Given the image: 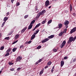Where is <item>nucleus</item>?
I'll return each mask as SVG.
<instances>
[{
  "label": "nucleus",
  "instance_id": "obj_1",
  "mask_svg": "<svg viewBox=\"0 0 76 76\" xmlns=\"http://www.w3.org/2000/svg\"><path fill=\"white\" fill-rule=\"evenodd\" d=\"M76 39V36L74 38L73 37H69V40L67 42L68 44H70L72 42V41H75V39Z\"/></svg>",
  "mask_w": 76,
  "mask_h": 76
},
{
  "label": "nucleus",
  "instance_id": "obj_2",
  "mask_svg": "<svg viewBox=\"0 0 76 76\" xmlns=\"http://www.w3.org/2000/svg\"><path fill=\"white\" fill-rule=\"evenodd\" d=\"M76 30V27H74L73 29H72L70 31V33L71 34H73V32H75Z\"/></svg>",
  "mask_w": 76,
  "mask_h": 76
},
{
  "label": "nucleus",
  "instance_id": "obj_3",
  "mask_svg": "<svg viewBox=\"0 0 76 76\" xmlns=\"http://www.w3.org/2000/svg\"><path fill=\"white\" fill-rule=\"evenodd\" d=\"M50 5V2L49 1L47 0L45 2V7H48Z\"/></svg>",
  "mask_w": 76,
  "mask_h": 76
},
{
  "label": "nucleus",
  "instance_id": "obj_4",
  "mask_svg": "<svg viewBox=\"0 0 76 76\" xmlns=\"http://www.w3.org/2000/svg\"><path fill=\"white\" fill-rule=\"evenodd\" d=\"M66 41H64L61 44V48H63V47L65 45H66Z\"/></svg>",
  "mask_w": 76,
  "mask_h": 76
},
{
  "label": "nucleus",
  "instance_id": "obj_5",
  "mask_svg": "<svg viewBox=\"0 0 76 76\" xmlns=\"http://www.w3.org/2000/svg\"><path fill=\"white\" fill-rule=\"evenodd\" d=\"M41 15V13L40 12L37 14L36 18V20H38V18H39V16H40Z\"/></svg>",
  "mask_w": 76,
  "mask_h": 76
},
{
  "label": "nucleus",
  "instance_id": "obj_6",
  "mask_svg": "<svg viewBox=\"0 0 76 76\" xmlns=\"http://www.w3.org/2000/svg\"><path fill=\"white\" fill-rule=\"evenodd\" d=\"M22 58L20 57V56H18L16 59V62H17V61H19L20 62V60H21L22 59Z\"/></svg>",
  "mask_w": 76,
  "mask_h": 76
},
{
  "label": "nucleus",
  "instance_id": "obj_7",
  "mask_svg": "<svg viewBox=\"0 0 76 76\" xmlns=\"http://www.w3.org/2000/svg\"><path fill=\"white\" fill-rule=\"evenodd\" d=\"M49 40V39L46 38L44 39L42 41V43H44V42H47V41H48Z\"/></svg>",
  "mask_w": 76,
  "mask_h": 76
},
{
  "label": "nucleus",
  "instance_id": "obj_8",
  "mask_svg": "<svg viewBox=\"0 0 76 76\" xmlns=\"http://www.w3.org/2000/svg\"><path fill=\"white\" fill-rule=\"evenodd\" d=\"M64 24L65 25H68L69 24V21L67 20H66L64 23Z\"/></svg>",
  "mask_w": 76,
  "mask_h": 76
},
{
  "label": "nucleus",
  "instance_id": "obj_9",
  "mask_svg": "<svg viewBox=\"0 0 76 76\" xmlns=\"http://www.w3.org/2000/svg\"><path fill=\"white\" fill-rule=\"evenodd\" d=\"M45 12H46V11H45V10H44L43 11H42L41 12H40V13L41 15L42 16V15H44Z\"/></svg>",
  "mask_w": 76,
  "mask_h": 76
},
{
  "label": "nucleus",
  "instance_id": "obj_10",
  "mask_svg": "<svg viewBox=\"0 0 76 76\" xmlns=\"http://www.w3.org/2000/svg\"><path fill=\"white\" fill-rule=\"evenodd\" d=\"M64 64V61H61V67H63Z\"/></svg>",
  "mask_w": 76,
  "mask_h": 76
},
{
  "label": "nucleus",
  "instance_id": "obj_11",
  "mask_svg": "<svg viewBox=\"0 0 76 76\" xmlns=\"http://www.w3.org/2000/svg\"><path fill=\"white\" fill-rule=\"evenodd\" d=\"M32 26H33V25H31V24H30V25L29 26L28 29V30H29V29H31L32 28Z\"/></svg>",
  "mask_w": 76,
  "mask_h": 76
},
{
  "label": "nucleus",
  "instance_id": "obj_12",
  "mask_svg": "<svg viewBox=\"0 0 76 76\" xmlns=\"http://www.w3.org/2000/svg\"><path fill=\"white\" fill-rule=\"evenodd\" d=\"M27 29V27H25L21 31V33H23Z\"/></svg>",
  "mask_w": 76,
  "mask_h": 76
},
{
  "label": "nucleus",
  "instance_id": "obj_13",
  "mask_svg": "<svg viewBox=\"0 0 76 76\" xmlns=\"http://www.w3.org/2000/svg\"><path fill=\"white\" fill-rule=\"evenodd\" d=\"M62 26H63V24H62L59 23L58 25V28H59V29H61V28H62Z\"/></svg>",
  "mask_w": 76,
  "mask_h": 76
},
{
  "label": "nucleus",
  "instance_id": "obj_14",
  "mask_svg": "<svg viewBox=\"0 0 76 76\" xmlns=\"http://www.w3.org/2000/svg\"><path fill=\"white\" fill-rule=\"evenodd\" d=\"M35 38V35L33 34L32 35L31 37V40H32V39H34Z\"/></svg>",
  "mask_w": 76,
  "mask_h": 76
},
{
  "label": "nucleus",
  "instance_id": "obj_15",
  "mask_svg": "<svg viewBox=\"0 0 76 76\" xmlns=\"http://www.w3.org/2000/svg\"><path fill=\"white\" fill-rule=\"evenodd\" d=\"M8 17H5L3 20L4 22H6V20H8Z\"/></svg>",
  "mask_w": 76,
  "mask_h": 76
},
{
  "label": "nucleus",
  "instance_id": "obj_16",
  "mask_svg": "<svg viewBox=\"0 0 76 76\" xmlns=\"http://www.w3.org/2000/svg\"><path fill=\"white\" fill-rule=\"evenodd\" d=\"M19 36V34H17L15 36V39H18V37Z\"/></svg>",
  "mask_w": 76,
  "mask_h": 76
},
{
  "label": "nucleus",
  "instance_id": "obj_17",
  "mask_svg": "<svg viewBox=\"0 0 76 76\" xmlns=\"http://www.w3.org/2000/svg\"><path fill=\"white\" fill-rule=\"evenodd\" d=\"M54 37V35H51V36H49L48 37V38H50V39H51V38H53Z\"/></svg>",
  "mask_w": 76,
  "mask_h": 76
},
{
  "label": "nucleus",
  "instance_id": "obj_18",
  "mask_svg": "<svg viewBox=\"0 0 76 76\" xmlns=\"http://www.w3.org/2000/svg\"><path fill=\"white\" fill-rule=\"evenodd\" d=\"M70 12H72V9H73V7H72V4H70Z\"/></svg>",
  "mask_w": 76,
  "mask_h": 76
},
{
  "label": "nucleus",
  "instance_id": "obj_19",
  "mask_svg": "<svg viewBox=\"0 0 76 76\" xmlns=\"http://www.w3.org/2000/svg\"><path fill=\"white\" fill-rule=\"evenodd\" d=\"M13 61H10L9 62V65H13Z\"/></svg>",
  "mask_w": 76,
  "mask_h": 76
},
{
  "label": "nucleus",
  "instance_id": "obj_20",
  "mask_svg": "<svg viewBox=\"0 0 76 76\" xmlns=\"http://www.w3.org/2000/svg\"><path fill=\"white\" fill-rule=\"evenodd\" d=\"M35 20H33L31 22L30 24H31V25H33L32 24H34V23H35Z\"/></svg>",
  "mask_w": 76,
  "mask_h": 76
},
{
  "label": "nucleus",
  "instance_id": "obj_21",
  "mask_svg": "<svg viewBox=\"0 0 76 76\" xmlns=\"http://www.w3.org/2000/svg\"><path fill=\"white\" fill-rule=\"evenodd\" d=\"M51 22H52V20H49L48 23V24H50V23H51Z\"/></svg>",
  "mask_w": 76,
  "mask_h": 76
},
{
  "label": "nucleus",
  "instance_id": "obj_22",
  "mask_svg": "<svg viewBox=\"0 0 76 76\" xmlns=\"http://www.w3.org/2000/svg\"><path fill=\"white\" fill-rule=\"evenodd\" d=\"M52 63V62L51 61L48 62L47 64L48 65V66H50L51 64Z\"/></svg>",
  "mask_w": 76,
  "mask_h": 76
},
{
  "label": "nucleus",
  "instance_id": "obj_23",
  "mask_svg": "<svg viewBox=\"0 0 76 76\" xmlns=\"http://www.w3.org/2000/svg\"><path fill=\"white\" fill-rule=\"evenodd\" d=\"M53 51L54 52L56 53V52H57V49H56V48H54L53 49Z\"/></svg>",
  "mask_w": 76,
  "mask_h": 76
},
{
  "label": "nucleus",
  "instance_id": "obj_24",
  "mask_svg": "<svg viewBox=\"0 0 76 76\" xmlns=\"http://www.w3.org/2000/svg\"><path fill=\"white\" fill-rule=\"evenodd\" d=\"M41 25V24L40 23H39L37 24L35 26L37 28L39 26Z\"/></svg>",
  "mask_w": 76,
  "mask_h": 76
},
{
  "label": "nucleus",
  "instance_id": "obj_25",
  "mask_svg": "<svg viewBox=\"0 0 76 76\" xmlns=\"http://www.w3.org/2000/svg\"><path fill=\"white\" fill-rule=\"evenodd\" d=\"M16 50H17V48H14L12 49V51L13 52H15Z\"/></svg>",
  "mask_w": 76,
  "mask_h": 76
},
{
  "label": "nucleus",
  "instance_id": "obj_26",
  "mask_svg": "<svg viewBox=\"0 0 76 76\" xmlns=\"http://www.w3.org/2000/svg\"><path fill=\"white\" fill-rule=\"evenodd\" d=\"M43 71H44V69H42V70L40 72L39 74L41 75H42L43 73Z\"/></svg>",
  "mask_w": 76,
  "mask_h": 76
},
{
  "label": "nucleus",
  "instance_id": "obj_27",
  "mask_svg": "<svg viewBox=\"0 0 76 76\" xmlns=\"http://www.w3.org/2000/svg\"><path fill=\"white\" fill-rule=\"evenodd\" d=\"M41 48V46L39 45L37 47V49H38V50L39 49H40Z\"/></svg>",
  "mask_w": 76,
  "mask_h": 76
},
{
  "label": "nucleus",
  "instance_id": "obj_28",
  "mask_svg": "<svg viewBox=\"0 0 76 76\" xmlns=\"http://www.w3.org/2000/svg\"><path fill=\"white\" fill-rule=\"evenodd\" d=\"M9 39H10L9 37H6L4 38V39H7V40H9Z\"/></svg>",
  "mask_w": 76,
  "mask_h": 76
},
{
  "label": "nucleus",
  "instance_id": "obj_29",
  "mask_svg": "<svg viewBox=\"0 0 76 76\" xmlns=\"http://www.w3.org/2000/svg\"><path fill=\"white\" fill-rule=\"evenodd\" d=\"M5 23H6V22H3V23L2 24V26H1V27L2 28H3V26H4V24H5Z\"/></svg>",
  "mask_w": 76,
  "mask_h": 76
},
{
  "label": "nucleus",
  "instance_id": "obj_30",
  "mask_svg": "<svg viewBox=\"0 0 76 76\" xmlns=\"http://www.w3.org/2000/svg\"><path fill=\"white\" fill-rule=\"evenodd\" d=\"M20 4V3H19V2H17L16 3V6H17V7H18V6H19Z\"/></svg>",
  "mask_w": 76,
  "mask_h": 76
},
{
  "label": "nucleus",
  "instance_id": "obj_31",
  "mask_svg": "<svg viewBox=\"0 0 76 76\" xmlns=\"http://www.w3.org/2000/svg\"><path fill=\"white\" fill-rule=\"evenodd\" d=\"M29 15H26L25 16H24V18L25 19H26L28 17Z\"/></svg>",
  "mask_w": 76,
  "mask_h": 76
},
{
  "label": "nucleus",
  "instance_id": "obj_32",
  "mask_svg": "<svg viewBox=\"0 0 76 76\" xmlns=\"http://www.w3.org/2000/svg\"><path fill=\"white\" fill-rule=\"evenodd\" d=\"M63 35V32H61L59 34V36H62Z\"/></svg>",
  "mask_w": 76,
  "mask_h": 76
},
{
  "label": "nucleus",
  "instance_id": "obj_33",
  "mask_svg": "<svg viewBox=\"0 0 76 76\" xmlns=\"http://www.w3.org/2000/svg\"><path fill=\"white\" fill-rule=\"evenodd\" d=\"M4 47L3 46H2L1 47V48H0V50H3L4 49Z\"/></svg>",
  "mask_w": 76,
  "mask_h": 76
},
{
  "label": "nucleus",
  "instance_id": "obj_34",
  "mask_svg": "<svg viewBox=\"0 0 76 76\" xmlns=\"http://www.w3.org/2000/svg\"><path fill=\"white\" fill-rule=\"evenodd\" d=\"M9 53H7L5 55V56H6V57L7 56H9Z\"/></svg>",
  "mask_w": 76,
  "mask_h": 76
},
{
  "label": "nucleus",
  "instance_id": "obj_35",
  "mask_svg": "<svg viewBox=\"0 0 76 76\" xmlns=\"http://www.w3.org/2000/svg\"><path fill=\"white\" fill-rule=\"evenodd\" d=\"M18 40H16V41H15L12 44H14L16 43V42H18Z\"/></svg>",
  "mask_w": 76,
  "mask_h": 76
},
{
  "label": "nucleus",
  "instance_id": "obj_36",
  "mask_svg": "<svg viewBox=\"0 0 76 76\" xmlns=\"http://www.w3.org/2000/svg\"><path fill=\"white\" fill-rule=\"evenodd\" d=\"M36 28H37L36 26H35V27L34 28H33L32 31H35V29H36Z\"/></svg>",
  "mask_w": 76,
  "mask_h": 76
},
{
  "label": "nucleus",
  "instance_id": "obj_37",
  "mask_svg": "<svg viewBox=\"0 0 76 76\" xmlns=\"http://www.w3.org/2000/svg\"><path fill=\"white\" fill-rule=\"evenodd\" d=\"M15 68H12L10 69V70L11 71H14V70H15Z\"/></svg>",
  "mask_w": 76,
  "mask_h": 76
},
{
  "label": "nucleus",
  "instance_id": "obj_38",
  "mask_svg": "<svg viewBox=\"0 0 76 76\" xmlns=\"http://www.w3.org/2000/svg\"><path fill=\"white\" fill-rule=\"evenodd\" d=\"M42 58L40 59L38 61V62H39V63H40L41 61H42Z\"/></svg>",
  "mask_w": 76,
  "mask_h": 76
},
{
  "label": "nucleus",
  "instance_id": "obj_39",
  "mask_svg": "<svg viewBox=\"0 0 76 76\" xmlns=\"http://www.w3.org/2000/svg\"><path fill=\"white\" fill-rule=\"evenodd\" d=\"M68 57L67 56H65L64 57V59L65 60H66V59H67L68 58Z\"/></svg>",
  "mask_w": 76,
  "mask_h": 76
},
{
  "label": "nucleus",
  "instance_id": "obj_40",
  "mask_svg": "<svg viewBox=\"0 0 76 76\" xmlns=\"http://www.w3.org/2000/svg\"><path fill=\"white\" fill-rule=\"evenodd\" d=\"M21 69V68H18L17 69V70H18V71H19V70H20Z\"/></svg>",
  "mask_w": 76,
  "mask_h": 76
},
{
  "label": "nucleus",
  "instance_id": "obj_41",
  "mask_svg": "<svg viewBox=\"0 0 76 76\" xmlns=\"http://www.w3.org/2000/svg\"><path fill=\"white\" fill-rule=\"evenodd\" d=\"M31 42H32V41H30L28 42L27 43L29 44H31Z\"/></svg>",
  "mask_w": 76,
  "mask_h": 76
},
{
  "label": "nucleus",
  "instance_id": "obj_42",
  "mask_svg": "<svg viewBox=\"0 0 76 76\" xmlns=\"http://www.w3.org/2000/svg\"><path fill=\"white\" fill-rule=\"evenodd\" d=\"M76 61V58H75V59H74L73 60V62L74 63H75V61Z\"/></svg>",
  "mask_w": 76,
  "mask_h": 76
},
{
  "label": "nucleus",
  "instance_id": "obj_43",
  "mask_svg": "<svg viewBox=\"0 0 76 76\" xmlns=\"http://www.w3.org/2000/svg\"><path fill=\"white\" fill-rule=\"evenodd\" d=\"M54 70V69H51V72L52 73H53V71Z\"/></svg>",
  "mask_w": 76,
  "mask_h": 76
},
{
  "label": "nucleus",
  "instance_id": "obj_44",
  "mask_svg": "<svg viewBox=\"0 0 76 76\" xmlns=\"http://www.w3.org/2000/svg\"><path fill=\"white\" fill-rule=\"evenodd\" d=\"M45 23V21H44L42 22V24H44Z\"/></svg>",
  "mask_w": 76,
  "mask_h": 76
},
{
  "label": "nucleus",
  "instance_id": "obj_45",
  "mask_svg": "<svg viewBox=\"0 0 76 76\" xmlns=\"http://www.w3.org/2000/svg\"><path fill=\"white\" fill-rule=\"evenodd\" d=\"M10 49H8L7 51V53H9V52H10Z\"/></svg>",
  "mask_w": 76,
  "mask_h": 76
},
{
  "label": "nucleus",
  "instance_id": "obj_46",
  "mask_svg": "<svg viewBox=\"0 0 76 76\" xmlns=\"http://www.w3.org/2000/svg\"><path fill=\"white\" fill-rule=\"evenodd\" d=\"M67 28H65L64 29V33H66V31H67Z\"/></svg>",
  "mask_w": 76,
  "mask_h": 76
},
{
  "label": "nucleus",
  "instance_id": "obj_47",
  "mask_svg": "<svg viewBox=\"0 0 76 76\" xmlns=\"http://www.w3.org/2000/svg\"><path fill=\"white\" fill-rule=\"evenodd\" d=\"M23 45H21L20 46V48H23Z\"/></svg>",
  "mask_w": 76,
  "mask_h": 76
},
{
  "label": "nucleus",
  "instance_id": "obj_48",
  "mask_svg": "<svg viewBox=\"0 0 76 76\" xmlns=\"http://www.w3.org/2000/svg\"><path fill=\"white\" fill-rule=\"evenodd\" d=\"M48 66H46L45 67V69H47V68H48Z\"/></svg>",
  "mask_w": 76,
  "mask_h": 76
},
{
  "label": "nucleus",
  "instance_id": "obj_49",
  "mask_svg": "<svg viewBox=\"0 0 76 76\" xmlns=\"http://www.w3.org/2000/svg\"><path fill=\"white\" fill-rule=\"evenodd\" d=\"M10 14V13L9 12H7V15H9V14Z\"/></svg>",
  "mask_w": 76,
  "mask_h": 76
},
{
  "label": "nucleus",
  "instance_id": "obj_50",
  "mask_svg": "<svg viewBox=\"0 0 76 76\" xmlns=\"http://www.w3.org/2000/svg\"><path fill=\"white\" fill-rule=\"evenodd\" d=\"M39 30H38L37 31H36V32L37 33V34H38V32H39Z\"/></svg>",
  "mask_w": 76,
  "mask_h": 76
},
{
  "label": "nucleus",
  "instance_id": "obj_51",
  "mask_svg": "<svg viewBox=\"0 0 76 76\" xmlns=\"http://www.w3.org/2000/svg\"><path fill=\"white\" fill-rule=\"evenodd\" d=\"M38 63H39V62H38V61L36 62L35 63V64H36V65H37V64H38Z\"/></svg>",
  "mask_w": 76,
  "mask_h": 76
},
{
  "label": "nucleus",
  "instance_id": "obj_52",
  "mask_svg": "<svg viewBox=\"0 0 76 76\" xmlns=\"http://www.w3.org/2000/svg\"><path fill=\"white\" fill-rule=\"evenodd\" d=\"M14 0H11V1L12 3H13V1H14Z\"/></svg>",
  "mask_w": 76,
  "mask_h": 76
},
{
  "label": "nucleus",
  "instance_id": "obj_53",
  "mask_svg": "<svg viewBox=\"0 0 76 76\" xmlns=\"http://www.w3.org/2000/svg\"><path fill=\"white\" fill-rule=\"evenodd\" d=\"M68 28V25H66V29Z\"/></svg>",
  "mask_w": 76,
  "mask_h": 76
},
{
  "label": "nucleus",
  "instance_id": "obj_54",
  "mask_svg": "<svg viewBox=\"0 0 76 76\" xmlns=\"http://www.w3.org/2000/svg\"><path fill=\"white\" fill-rule=\"evenodd\" d=\"M38 10V8L36 7L35 9V10L36 11H37Z\"/></svg>",
  "mask_w": 76,
  "mask_h": 76
},
{
  "label": "nucleus",
  "instance_id": "obj_55",
  "mask_svg": "<svg viewBox=\"0 0 76 76\" xmlns=\"http://www.w3.org/2000/svg\"><path fill=\"white\" fill-rule=\"evenodd\" d=\"M52 69L53 70H54V66H53Z\"/></svg>",
  "mask_w": 76,
  "mask_h": 76
},
{
  "label": "nucleus",
  "instance_id": "obj_56",
  "mask_svg": "<svg viewBox=\"0 0 76 76\" xmlns=\"http://www.w3.org/2000/svg\"><path fill=\"white\" fill-rule=\"evenodd\" d=\"M1 37V33H0V38Z\"/></svg>",
  "mask_w": 76,
  "mask_h": 76
},
{
  "label": "nucleus",
  "instance_id": "obj_57",
  "mask_svg": "<svg viewBox=\"0 0 76 76\" xmlns=\"http://www.w3.org/2000/svg\"><path fill=\"white\" fill-rule=\"evenodd\" d=\"M36 34H37V33H36L35 32L34 34V35H36Z\"/></svg>",
  "mask_w": 76,
  "mask_h": 76
},
{
  "label": "nucleus",
  "instance_id": "obj_58",
  "mask_svg": "<svg viewBox=\"0 0 76 76\" xmlns=\"http://www.w3.org/2000/svg\"><path fill=\"white\" fill-rule=\"evenodd\" d=\"M75 13H74L73 14V16H75Z\"/></svg>",
  "mask_w": 76,
  "mask_h": 76
},
{
  "label": "nucleus",
  "instance_id": "obj_59",
  "mask_svg": "<svg viewBox=\"0 0 76 76\" xmlns=\"http://www.w3.org/2000/svg\"><path fill=\"white\" fill-rule=\"evenodd\" d=\"M9 50H10V51H11L12 50V48H9Z\"/></svg>",
  "mask_w": 76,
  "mask_h": 76
},
{
  "label": "nucleus",
  "instance_id": "obj_60",
  "mask_svg": "<svg viewBox=\"0 0 76 76\" xmlns=\"http://www.w3.org/2000/svg\"><path fill=\"white\" fill-rule=\"evenodd\" d=\"M1 72H2V71H0V75L1 73Z\"/></svg>",
  "mask_w": 76,
  "mask_h": 76
},
{
  "label": "nucleus",
  "instance_id": "obj_61",
  "mask_svg": "<svg viewBox=\"0 0 76 76\" xmlns=\"http://www.w3.org/2000/svg\"><path fill=\"white\" fill-rule=\"evenodd\" d=\"M51 6H50L49 7H48V9H50V8H51Z\"/></svg>",
  "mask_w": 76,
  "mask_h": 76
},
{
  "label": "nucleus",
  "instance_id": "obj_62",
  "mask_svg": "<svg viewBox=\"0 0 76 76\" xmlns=\"http://www.w3.org/2000/svg\"><path fill=\"white\" fill-rule=\"evenodd\" d=\"M46 20V19H45V20L44 21H45H45Z\"/></svg>",
  "mask_w": 76,
  "mask_h": 76
},
{
  "label": "nucleus",
  "instance_id": "obj_63",
  "mask_svg": "<svg viewBox=\"0 0 76 76\" xmlns=\"http://www.w3.org/2000/svg\"><path fill=\"white\" fill-rule=\"evenodd\" d=\"M64 31H63L62 34H64Z\"/></svg>",
  "mask_w": 76,
  "mask_h": 76
},
{
  "label": "nucleus",
  "instance_id": "obj_64",
  "mask_svg": "<svg viewBox=\"0 0 76 76\" xmlns=\"http://www.w3.org/2000/svg\"><path fill=\"white\" fill-rule=\"evenodd\" d=\"M55 1H56L57 0H54Z\"/></svg>",
  "mask_w": 76,
  "mask_h": 76
}]
</instances>
